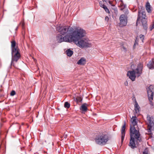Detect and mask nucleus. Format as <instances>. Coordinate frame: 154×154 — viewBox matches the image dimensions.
I'll return each instance as SVG.
<instances>
[{"label": "nucleus", "instance_id": "obj_1", "mask_svg": "<svg viewBox=\"0 0 154 154\" xmlns=\"http://www.w3.org/2000/svg\"><path fill=\"white\" fill-rule=\"evenodd\" d=\"M133 116L131 118V122L132 125H130V139L129 146L132 149H134L137 148L136 144L137 145L140 142L142 141V139L140 137V134L139 130L136 129L135 126L137 125L136 120L137 119L136 115Z\"/></svg>", "mask_w": 154, "mask_h": 154}, {"label": "nucleus", "instance_id": "obj_2", "mask_svg": "<svg viewBox=\"0 0 154 154\" xmlns=\"http://www.w3.org/2000/svg\"><path fill=\"white\" fill-rule=\"evenodd\" d=\"M85 34V31L82 29H79L76 35L73 39L72 42L80 48H88L92 46V44L88 39L83 38L81 39L84 37Z\"/></svg>", "mask_w": 154, "mask_h": 154}, {"label": "nucleus", "instance_id": "obj_3", "mask_svg": "<svg viewBox=\"0 0 154 154\" xmlns=\"http://www.w3.org/2000/svg\"><path fill=\"white\" fill-rule=\"evenodd\" d=\"M79 28H77L75 30H74L73 29L70 27V26H65L60 28L58 29V31L61 34L63 35H68L69 38L72 39H72H73Z\"/></svg>", "mask_w": 154, "mask_h": 154}, {"label": "nucleus", "instance_id": "obj_4", "mask_svg": "<svg viewBox=\"0 0 154 154\" xmlns=\"http://www.w3.org/2000/svg\"><path fill=\"white\" fill-rule=\"evenodd\" d=\"M142 17L141 22L143 27V29L147 30L148 28L147 22V18H146V13L145 11V9L144 8H141V9H139L138 11L137 18L136 21V26L138 25V22L139 20Z\"/></svg>", "mask_w": 154, "mask_h": 154}, {"label": "nucleus", "instance_id": "obj_5", "mask_svg": "<svg viewBox=\"0 0 154 154\" xmlns=\"http://www.w3.org/2000/svg\"><path fill=\"white\" fill-rule=\"evenodd\" d=\"M11 49L12 57L10 67L11 68V66H13L15 67L14 62H17L21 57L20 49L17 46L16 47L11 48Z\"/></svg>", "mask_w": 154, "mask_h": 154}, {"label": "nucleus", "instance_id": "obj_6", "mask_svg": "<svg viewBox=\"0 0 154 154\" xmlns=\"http://www.w3.org/2000/svg\"><path fill=\"white\" fill-rule=\"evenodd\" d=\"M109 140V138L108 135L103 133L97 136L95 139L96 143L100 146L105 145Z\"/></svg>", "mask_w": 154, "mask_h": 154}, {"label": "nucleus", "instance_id": "obj_7", "mask_svg": "<svg viewBox=\"0 0 154 154\" xmlns=\"http://www.w3.org/2000/svg\"><path fill=\"white\" fill-rule=\"evenodd\" d=\"M69 38L68 35H65L63 37L61 35H58L56 37L57 41L59 43H61L63 42L71 43L72 42L73 39ZM71 38H72V37Z\"/></svg>", "mask_w": 154, "mask_h": 154}, {"label": "nucleus", "instance_id": "obj_8", "mask_svg": "<svg viewBox=\"0 0 154 154\" xmlns=\"http://www.w3.org/2000/svg\"><path fill=\"white\" fill-rule=\"evenodd\" d=\"M154 91V86L152 85H150L147 89V95L149 100L150 102H152L153 99Z\"/></svg>", "mask_w": 154, "mask_h": 154}, {"label": "nucleus", "instance_id": "obj_9", "mask_svg": "<svg viewBox=\"0 0 154 154\" xmlns=\"http://www.w3.org/2000/svg\"><path fill=\"white\" fill-rule=\"evenodd\" d=\"M120 25L121 27L125 26L127 23V16L124 14L121 15L119 17Z\"/></svg>", "mask_w": 154, "mask_h": 154}, {"label": "nucleus", "instance_id": "obj_10", "mask_svg": "<svg viewBox=\"0 0 154 154\" xmlns=\"http://www.w3.org/2000/svg\"><path fill=\"white\" fill-rule=\"evenodd\" d=\"M143 65L142 63H139L135 70V73L137 75V77H139L142 73Z\"/></svg>", "mask_w": 154, "mask_h": 154}, {"label": "nucleus", "instance_id": "obj_11", "mask_svg": "<svg viewBox=\"0 0 154 154\" xmlns=\"http://www.w3.org/2000/svg\"><path fill=\"white\" fill-rule=\"evenodd\" d=\"M135 74V70H133L132 71H128L127 75L132 81H134L135 80L136 78Z\"/></svg>", "mask_w": 154, "mask_h": 154}, {"label": "nucleus", "instance_id": "obj_12", "mask_svg": "<svg viewBox=\"0 0 154 154\" xmlns=\"http://www.w3.org/2000/svg\"><path fill=\"white\" fill-rule=\"evenodd\" d=\"M125 125L126 122L125 121L124 122V124L123 126L122 127V129L121 131V142L122 143L124 140L125 132Z\"/></svg>", "mask_w": 154, "mask_h": 154}, {"label": "nucleus", "instance_id": "obj_13", "mask_svg": "<svg viewBox=\"0 0 154 154\" xmlns=\"http://www.w3.org/2000/svg\"><path fill=\"white\" fill-rule=\"evenodd\" d=\"M146 66L149 69H154V58L148 62Z\"/></svg>", "mask_w": 154, "mask_h": 154}, {"label": "nucleus", "instance_id": "obj_14", "mask_svg": "<svg viewBox=\"0 0 154 154\" xmlns=\"http://www.w3.org/2000/svg\"><path fill=\"white\" fill-rule=\"evenodd\" d=\"M134 110L135 112V113H134V115H136V114L139 113L140 110V108L136 101H135L134 104Z\"/></svg>", "mask_w": 154, "mask_h": 154}, {"label": "nucleus", "instance_id": "obj_15", "mask_svg": "<svg viewBox=\"0 0 154 154\" xmlns=\"http://www.w3.org/2000/svg\"><path fill=\"white\" fill-rule=\"evenodd\" d=\"M154 125V123L153 122L148 123V132L149 133V134H152L151 129L152 126Z\"/></svg>", "mask_w": 154, "mask_h": 154}, {"label": "nucleus", "instance_id": "obj_16", "mask_svg": "<svg viewBox=\"0 0 154 154\" xmlns=\"http://www.w3.org/2000/svg\"><path fill=\"white\" fill-rule=\"evenodd\" d=\"M86 63V59L84 57H82L77 62V63L78 65H84Z\"/></svg>", "mask_w": 154, "mask_h": 154}, {"label": "nucleus", "instance_id": "obj_17", "mask_svg": "<svg viewBox=\"0 0 154 154\" xmlns=\"http://www.w3.org/2000/svg\"><path fill=\"white\" fill-rule=\"evenodd\" d=\"M87 105V104L86 103H84L81 106L80 109L83 111L85 112L86 111L87 109V108L86 106Z\"/></svg>", "mask_w": 154, "mask_h": 154}, {"label": "nucleus", "instance_id": "obj_18", "mask_svg": "<svg viewBox=\"0 0 154 154\" xmlns=\"http://www.w3.org/2000/svg\"><path fill=\"white\" fill-rule=\"evenodd\" d=\"M66 54L68 56L71 57L73 54V52L70 49H68L66 51Z\"/></svg>", "mask_w": 154, "mask_h": 154}, {"label": "nucleus", "instance_id": "obj_19", "mask_svg": "<svg viewBox=\"0 0 154 154\" xmlns=\"http://www.w3.org/2000/svg\"><path fill=\"white\" fill-rule=\"evenodd\" d=\"M11 48H13L16 47V42L14 40H13L11 42Z\"/></svg>", "mask_w": 154, "mask_h": 154}, {"label": "nucleus", "instance_id": "obj_20", "mask_svg": "<svg viewBox=\"0 0 154 154\" xmlns=\"http://www.w3.org/2000/svg\"><path fill=\"white\" fill-rule=\"evenodd\" d=\"M70 104L68 102H66L64 103V106L65 108H69L70 107Z\"/></svg>", "mask_w": 154, "mask_h": 154}, {"label": "nucleus", "instance_id": "obj_21", "mask_svg": "<svg viewBox=\"0 0 154 154\" xmlns=\"http://www.w3.org/2000/svg\"><path fill=\"white\" fill-rule=\"evenodd\" d=\"M82 100V98L80 97L77 96L76 98V101L77 103L79 102H81Z\"/></svg>", "mask_w": 154, "mask_h": 154}, {"label": "nucleus", "instance_id": "obj_22", "mask_svg": "<svg viewBox=\"0 0 154 154\" xmlns=\"http://www.w3.org/2000/svg\"><path fill=\"white\" fill-rule=\"evenodd\" d=\"M147 119L148 121V123L153 122L151 119V117L148 115L147 116Z\"/></svg>", "mask_w": 154, "mask_h": 154}, {"label": "nucleus", "instance_id": "obj_23", "mask_svg": "<svg viewBox=\"0 0 154 154\" xmlns=\"http://www.w3.org/2000/svg\"><path fill=\"white\" fill-rule=\"evenodd\" d=\"M105 10V11L107 13H109V11L108 9L107 8V7L105 5L103 7V8Z\"/></svg>", "mask_w": 154, "mask_h": 154}, {"label": "nucleus", "instance_id": "obj_24", "mask_svg": "<svg viewBox=\"0 0 154 154\" xmlns=\"http://www.w3.org/2000/svg\"><path fill=\"white\" fill-rule=\"evenodd\" d=\"M140 38L142 40V41L143 42V40L144 39L145 36L144 35L141 34L140 35Z\"/></svg>", "mask_w": 154, "mask_h": 154}, {"label": "nucleus", "instance_id": "obj_25", "mask_svg": "<svg viewBox=\"0 0 154 154\" xmlns=\"http://www.w3.org/2000/svg\"><path fill=\"white\" fill-rule=\"evenodd\" d=\"M100 6L102 8H103L104 6H105L104 5V3L101 1L100 2H99Z\"/></svg>", "mask_w": 154, "mask_h": 154}, {"label": "nucleus", "instance_id": "obj_26", "mask_svg": "<svg viewBox=\"0 0 154 154\" xmlns=\"http://www.w3.org/2000/svg\"><path fill=\"white\" fill-rule=\"evenodd\" d=\"M20 24L21 25L22 28L24 29V28L25 23L24 21H22L20 23Z\"/></svg>", "mask_w": 154, "mask_h": 154}, {"label": "nucleus", "instance_id": "obj_27", "mask_svg": "<svg viewBox=\"0 0 154 154\" xmlns=\"http://www.w3.org/2000/svg\"><path fill=\"white\" fill-rule=\"evenodd\" d=\"M16 94V92L15 91L13 90L11 91V93L10 95L11 96H14Z\"/></svg>", "mask_w": 154, "mask_h": 154}, {"label": "nucleus", "instance_id": "obj_28", "mask_svg": "<svg viewBox=\"0 0 154 154\" xmlns=\"http://www.w3.org/2000/svg\"><path fill=\"white\" fill-rule=\"evenodd\" d=\"M146 9L148 12L150 13L151 12V11L150 9V7L146 8Z\"/></svg>", "mask_w": 154, "mask_h": 154}, {"label": "nucleus", "instance_id": "obj_29", "mask_svg": "<svg viewBox=\"0 0 154 154\" xmlns=\"http://www.w3.org/2000/svg\"><path fill=\"white\" fill-rule=\"evenodd\" d=\"M150 7L149 3L148 2H147L146 4V8Z\"/></svg>", "mask_w": 154, "mask_h": 154}, {"label": "nucleus", "instance_id": "obj_30", "mask_svg": "<svg viewBox=\"0 0 154 154\" xmlns=\"http://www.w3.org/2000/svg\"><path fill=\"white\" fill-rule=\"evenodd\" d=\"M105 20L106 21L108 22L109 20V18L108 17V16H106L105 17Z\"/></svg>", "mask_w": 154, "mask_h": 154}, {"label": "nucleus", "instance_id": "obj_31", "mask_svg": "<svg viewBox=\"0 0 154 154\" xmlns=\"http://www.w3.org/2000/svg\"><path fill=\"white\" fill-rule=\"evenodd\" d=\"M154 28V23L150 27V30L151 31Z\"/></svg>", "mask_w": 154, "mask_h": 154}, {"label": "nucleus", "instance_id": "obj_32", "mask_svg": "<svg viewBox=\"0 0 154 154\" xmlns=\"http://www.w3.org/2000/svg\"><path fill=\"white\" fill-rule=\"evenodd\" d=\"M122 48L125 51V52H126L127 51V49L124 46H122Z\"/></svg>", "mask_w": 154, "mask_h": 154}, {"label": "nucleus", "instance_id": "obj_33", "mask_svg": "<svg viewBox=\"0 0 154 154\" xmlns=\"http://www.w3.org/2000/svg\"><path fill=\"white\" fill-rule=\"evenodd\" d=\"M143 154H148L147 151H144L143 152Z\"/></svg>", "mask_w": 154, "mask_h": 154}, {"label": "nucleus", "instance_id": "obj_34", "mask_svg": "<svg viewBox=\"0 0 154 154\" xmlns=\"http://www.w3.org/2000/svg\"><path fill=\"white\" fill-rule=\"evenodd\" d=\"M109 3L112 6H114V5H112V3L111 2V1H109Z\"/></svg>", "mask_w": 154, "mask_h": 154}, {"label": "nucleus", "instance_id": "obj_35", "mask_svg": "<svg viewBox=\"0 0 154 154\" xmlns=\"http://www.w3.org/2000/svg\"><path fill=\"white\" fill-rule=\"evenodd\" d=\"M125 85L127 86L128 85V82H126V83H125Z\"/></svg>", "mask_w": 154, "mask_h": 154}, {"label": "nucleus", "instance_id": "obj_36", "mask_svg": "<svg viewBox=\"0 0 154 154\" xmlns=\"http://www.w3.org/2000/svg\"><path fill=\"white\" fill-rule=\"evenodd\" d=\"M18 29V27H17L16 28V29L15 30H17Z\"/></svg>", "mask_w": 154, "mask_h": 154}, {"label": "nucleus", "instance_id": "obj_37", "mask_svg": "<svg viewBox=\"0 0 154 154\" xmlns=\"http://www.w3.org/2000/svg\"><path fill=\"white\" fill-rule=\"evenodd\" d=\"M67 136L66 135L65 137H64V138H66V137Z\"/></svg>", "mask_w": 154, "mask_h": 154}, {"label": "nucleus", "instance_id": "obj_38", "mask_svg": "<svg viewBox=\"0 0 154 154\" xmlns=\"http://www.w3.org/2000/svg\"><path fill=\"white\" fill-rule=\"evenodd\" d=\"M121 2H122V0H121Z\"/></svg>", "mask_w": 154, "mask_h": 154}, {"label": "nucleus", "instance_id": "obj_39", "mask_svg": "<svg viewBox=\"0 0 154 154\" xmlns=\"http://www.w3.org/2000/svg\"><path fill=\"white\" fill-rule=\"evenodd\" d=\"M135 45V43H134V45Z\"/></svg>", "mask_w": 154, "mask_h": 154}, {"label": "nucleus", "instance_id": "obj_40", "mask_svg": "<svg viewBox=\"0 0 154 154\" xmlns=\"http://www.w3.org/2000/svg\"><path fill=\"white\" fill-rule=\"evenodd\" d=\"M135 42H136V40H135Z\"/></svg>", "mask_w": 154, "mask_h": 154}, {"label": "nucleus", "instance_id": "obj_41", "mask_svg": "<svg viewBox=\"0 0 154 154\" xmlns=\"http://www.w3.org/2000/svg\"><path fill=\"white\" fill-rule=\"evenodd\" d=\"M136 39H137V38H136Z\"/></svg>", "mask_w": 154, "mask_h": 154}]
</instances>
